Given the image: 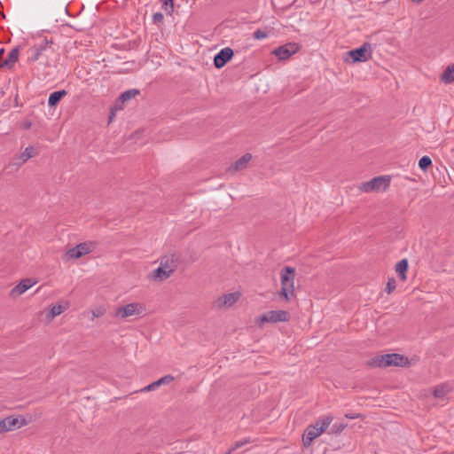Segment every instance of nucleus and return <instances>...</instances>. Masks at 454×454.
<instances>
[{
    "mask_svg": "<svg viewBox=\"0 0 454 454\" xmlns=\"http://www.w3.org/2000/svg\"><path fill=\"white\" fill-rule=\"evenodd\" d=\"M333 420L332 415H326L319 418L314 424L309 425L302 434L303 446L309 448L312 442L329 427Z\"/></svg>",
    "mask_w": 454,
    "mask_h": 454,
    "instance_id": "1",
    "label": "nucleus"
},
{
    "mask_svg": "<svg viewBox=\"0 0 454 454\" xmlns=\"http://www.w3.org/2000/svg\"><path fill=\"white\" fill-rule=\"evenodd\" d=\"M281 278V292L280 294L285 298L286 301H289L290 297L294 293V269L291 267H285L280 274Z\"/></svg>",
    "mask_w": 454,
    "mask_h": 454,
    "instance_id": "2",
    "label": "nucleus"
},
{
    "mask_svg": "<svg viewBox=\"0 0 454 454\" xmlns=\"http://www.w3.org/2000/svg\"><path fill=\"white\" fill-rule=\"evenodd\" d=\"M52 41L48 40L46 38L43 39L39 43L35 45L33 48L29 50V55L27 57V61L29 63L35 62L39 60L43 56L48 57V52H53L52 49Z\"/></svg>",
    "mask_w": 454,
    "mask_h": 454,
    "instance_id": "3",
    "label": "nucleus"
},
{
    "mask_svg": "<svg viewBox=\"0 0 454 454\" xmlns=\"http://www.w3.org/2000/svg\"><path fill=\"white\" fill-rule=\"evenodd\" d=\"M97 247L95 241H86L76 245L75 247L68 249L66 253V256L68 259H78L83 255H86L93 252Z\"/></svg>",
    "mask_w": 454,
    "mask_h": 454,
    "instance_id": "4",
    "label": "nucleus"
},
{
    "mask_svg": "<svg viewBox=\"0 0 454 454\" xmlns=\"http://www.w3.org/2000/svg\"><path fill=\"white\" fill-rule=\"evenodd\" d=\"M288 320L289 314L286 311L270 310L263 313L259 318H257L256 323L262 327L264 323L287 322Z\"/></svg>",
    "mask_w": 454,
    "mask_h": 454,
    "instance_id": "5",
    "label": "nucleus"
},
{
    "mask_svg": "<svg viewBox=\"0 0 454 454\" xmlns=\"http://www.w3.org/2000/svg\"><path fill=\"white\" fill-rule=\"evenodd\" d=\"M390 184V177L387 176H380L373 177L372 180L363 183L360 189L363 192H370L372 191H385Z\"/></svg>",
    "mask_w": 454,
    "mask_h": 454,
    "instance_id": "6",
    "label": "nucleus"
},
{
    "mask_svg": "<svg viewBox=\"0 0 454 454\" xmlns=\"http://www.w3.org/2000/svg\"><path fill=\"white\" fill-rule=\"evenodd\" d=\"M144 310L143 306L137 302L129 303L125 306L116 308L114 311V317L119 319H125L129 317L138 316Z\"/></svg>",
    "mask_w": 454,
    "mask_h": 454,
    "instance_id": "7",
    "label": "nucleus"
},
{
    "mask_svg": "<svg viewBox=\"0 0 454 454\" xmlns=\"http://www.w3.org/2000/svg\"><path fill=\"white\" fill-rule=\"evenodd\" d=\"M372 44L364 43L359 48L354 49L348 52V56L352 59V62H365L372 59Z\"/></svg>",
    "mask_w": 454,
    "mask_h": 454,
    "instance_id": "8",
    "label": "nucleus"
},
{
    "mask_svg": "<svg viewBox=\"0 0 454 454\" xmlns=\"http://www.w3.org/2000/svg\"><path fill=\"white\" fill-rule=\"evenodd\" d=\"M299 50L300 45L297 43H288L274 49L272 54L278 57L279 60H285L295 54Z\"/></svg>",
    "mask_w": 454,
    "mask_h": 454,
    "instance_id": "9",
    "label": "nucleus"
},
{
    "mask_svg": "<svg viewBox=\"0 0 454 454\" xmlns=\"http://www.w3.org/2000/svg\"><path fill=\"white\" fill-rule=\"evenodd\" d=\"M26 419L10 416L0 421V434L20 428L26 425Z\"/></svg>",
    "mask_w": 454,
    "mask_h": 454,
    "instance_id": "10",
    "label": "nucleus"
},
{
    "mask_svg": "<svg viewBox=\"0 0 454 454\" xmlns=\"http://www.w3.org/2000/svg\"><path fill=\"white\" fill-rule=\"evenodd\" d=\"M239 298H240V293H239V292L230 293V294H223V295L218 297L215 300V304L218 309L230 308L234 303H236Z\"/></svg>",
    "mask_w": 454,
    "mask_h": 454,
    "instance_id": "11",
    "label": "nucleus"
},
{
    "mask_svg": "<svg viewBox=\"0 0 454 454\" xmlns=\"http://www.w3.org/2000/svg\"><path fill=\"white\" fill-rule=\"evenodd\" d=\"M179 263V256L176 254H169L162 256L160 260V265L162 266L171 275L174 273Z\"/></svg>",
    "mask_w": 454,
    "mask_h": 454,
    "instance_id": "12",
    "label": "nucleus"
},
{
    "mask_svg": "<svg viewBox=\"0 0 454 454\" xmlns=\"http://www.w3.org/2000/svg\"><path fill=\"white\" fill-rule=\"evenodd\" d=\"M233 56L232 49L226 47L222 49L214 58V65L217 68H221L231 59Z\"/></svg>",
    "mask_w": 454,
    "mask_h": 454,
    "instance_id": "13",
    "label": "nucleus"
},
{
    "mask_svg": "<svg viewBox=\"0 0 454 454\" xmlns=\"http://www.w3.org/2000/svg\"><path fill=\"white\" fill-rule=\"evenodd\" d=\"M388 366L407 367L410 364L409 359L400 354H387Z\"/></svg>",
    "mask_w": 454,
    "mask_h": 454,
    "instance_id": "14",
    "label": "nucleus"
},
{
    "mask_svg": "<svg viewBox=\"0 0 454 454\" xmlns=\"http://www.w3.org/2000/svg\"><path fill=\"white\" fill-rule=\"evenodd\" d=\"M366 365L371 368H386L387 364V357L386 355H379L366 361Z\"/></svg>",
    "mask_w": 454,
    "mask_h": 454,
    "instance_id": "15",
    "label": "nucleus"
},
{
    "mask_svg": "<svg viewBox=\"0 0 454 454\" xmlns=\"http://www.w3.org/2000/svg\"><path fill=\"white\" fill-rule=\"evenodd\" d=\"M36 282L31 278L22 279L15 287L12 290V294L20 295L27 290L32 287Z\"/></svg>",
    "mask_w": 454,
    "mask_h": 454,
    "instance_id": "16",
    "label": "nucleus"
},
{
    "mask_svg": "<svg viewBox=\"0 0 454 454\" xmlns=\"http://www.w3.org/2000/svg\"><path fill=\"white\" fill-rule=\"evenodd\" d=\"M252 159L251 153H245L243 156H241L239 160H237L231 167H230L229 170L231 171H239L243 170L247 167L248 162Z\"/></svg>",
    "mask_w": 454,
    "mask_h": 454,
    "instance_id": "17",
    "label": "nucleus"
},
{
    "mask_svg": "<svg viewBox=\"0 0 454 454\" xmlns=\"http://www.w3.org/2000/svg\"><path fill=\"white\" fill-rule=\"evenodd\" d=\"M409 262L406 258L402 259L395 264V270L398 274L401 280L405 281L407 279L406 272L408 270Z\"/></svg>",
    "mask_w": 454,
    "mask_h": 454,
    "instance_id": "18",
    "label": "nucleus"
},
{
    "mask_svg": "<svg viewBox=\"0 0 454 454\" xmlns=\"http://www.w3.org/2000/svg\"><path fill=\"white\" fill-rule=\"evenodd\" d=\"M170 276L171 274L160 265L151 273V278L158 282H162Z\"/></svg>",
    "mask_w": 454,
    "mask_h": 454,
    "instance_id": "19",
    "label": "nucleus"
},
{
    "mask_svg": "<svg viewBox=\"0 0 454 454\" xmlns=\"http://www.w3.org/2000/svg\"><path fill=\"white\" fill-rule=\"evenodd\" d=\"M440 81L444 84L454 82V64L449 65L440 75Z\"/></svg>",
    "mask_w": 454,
    "mask_h": 454,
    "instance_id": "20",
    "label": "nucleus"
},
{
    "mask_svg": "<svg viewBox=\"0 0 454 454\" xmlns=\"http://www.w3.org/2000/svg\"><path fill=\"white\" fill-rule=\"evenodd\" d=\"M20 47H14L8 53L7 58L4 60V64L6 67L11 68L19 59Z\"/></svg>",
    "mask_w": 454,
    "mask_h": 454,
    "instance_id": "21",
    "label": "nucleus"
},
{
    "mask_svg": "<svg viewBox=\"0 0 454 454\" xmlns=\"http://www.w3.org/2000/svg\"><path fill=\"white\" fill-rule=\"evenodd\" d=\"M67 94V92L65 90H57V91L52 92L49 96V98H48L49 106H51V107L55 106L61 100V98L64 96H66Z\"/></svg>",
    "mask_w": 454,
    "mask_h": 454,
    "instance_id": "22",
    "label": "nucleus"
},
{
    "mask_svg": "<svg viewBox=\"0 0 454 454\" xmlns=\"http://www.w3.org/2000/svg\"><path fill=\"white\" fill-rule=\"evenodd\" d=\"M68 308V303L65 302L64 304L59 303L54 305L47 316L49 319H53L55 317L60 315L63 311H65Z\"/></svg>",
    "mask_w": 454,
    "mask_h": 454,
    "instance_id": "23",
    "label": "nucleus"
},
{
    "mask_svg": "<svg viewBox=\"0 0 454 454\" xmlns=\"http://www.w3.org/2000/svg\"><path fill=\"white\" fill-rule=\"evenodd\" d=\"M139 93L140 91L137 89H130L125 90L119 96V101H121V103H125L130 100L131 98H135L136 96L139 95Z\"/></svg>",
    "mask_w": 454,
    "mask_h": 454,
    "instance_id": "24",
    "label": "nucleus"
},
{
    "mask_svg": "<svg viewBox=\"0 0 454 454\" xmlns=\"http://www.w3.org/2000/svg\"><path fill=\"white\" fill-rule=\"evenodd\" d=\"M450 391L447 384L438 385L434 389V395L437 398H442Z\"/></svg>",
    "mask_w": 454,
    "mask_h": 454,
    "instance_id": "25",
    "label": "nucleus"
},
{
    "mask_svg": "<svg viewBox=\"0 0 454 454\" xmlns=\"http://www.w3.org/2000/svg\"><path fill=\"white\" fill-rule=\"evenodd\" d=\"M161 4L167 14L171 15L174 12V0H161Z\"/></svg>",
    "mask_w": 454,
    "mask_h": 454,
    "instance_id": "26",
    "label": "nucleus"
},
{
    "mask_svg": "<svg viewBox=\"0 0 454 454\" xmlns=\"http://www.w3.org/2000/svg\"><path fill=\"white\" fill-rule=\"evenodd\" d=\"M34 147L28 146L25 149V151L20 154V158L22 162H26L28 159L34 156Z\"/></svg>",
    "mask_w": 454,
    "mask_h": 454,
    "instance_id": "27",
    "label": "nucleus"
},
{
    "mask_svg": "<svg viewBox=\"0 0 454 454\" xmlns=\"http://www.w3.org/2000/svg\"><path fill=\"white\" fill-rule=\"evenodd\" d=\"M432 165V160L430 157L425 155L422 158H420L419 161V167L423 170L426 171L429 166Z\"/></svg>",
    "mask_w": 454,
    "mask_h": 454,
    "instance_id": "28",
    "label": "nucleus"
},
{
    "mask_svg": "<svg viewBox=\"0 0 454 454\" xmlns=\"http://www.w3.org/2000/svg\"><path fill=\"white\" fill-rule=\"evenodd\" d=\"M347 425L342 423H334L331 427V434H340L345 428Z\"/></svg>",
    "mask_w": 454,
    "mask_h": 454,
    "instance_id": "29",
    "label": "nucleus"
},
{
    "mask_svg": "<svg viewBox=\"0 0 454 454\" xmlns=\"http://www.w3.org/2000/svg\"><path fill=\"white\" fill-rule=\"evenodd\" d=\"M396 287V282H395V279L394 278H388V281L387 283V286H386V288H385V291L387 293V294H391Z\"/></svg>",
    "mask_w": 454,
    "mask_h": 454,
    "instance_id": "30",
    "label": "nucleus"
},
{
    "mask_svg": "<svg viewBox=\"0 0 454 454\" xmlns=\"http://www.w3.org/2000/svg\"><path fill=\"white\" fill-rule=\"evenodd\" d=\"M253 37L256 40H262L268 37V33L262 29H257L254 32Z\"/></svg>",
    "mask_w": 454,
    "mask_h": 454,
    "instance_id": "31",
    "label": "nucleus"
},
{
    "mask_svg": "<svg viewBox=\"0 0 454 454\" xmlns=\"http://www.w3.org/2000/svg\"><path fill=\"white\" fill-rule=\"evenodd\" d=\"M248 442H250V440L249 438H245L243 440H240V441H238L236 442L233 446L231 448L230 450V452L239 449V448H241L242 446L247 444Z\"/></svg>",
    "mask_w": 454,
    "mask_h": 454,
    "instance_id": "32",
    "label": "nucleus"
},
{
    "mask_svg": "<svg viewBox=\"0 0 454 454\" xmlns=\"http://www.w3.org/2000/svg\"><path fill=\"white\" fill-rule=\"evenodd\" d=\"M174 380V377L171 375H165L159 379L157 382L159 383V386L169 384Z\"/></svg>",
    "mask_w": 454,
    "mask_h": 454,
    "instance_id": "33",
    "label": "nucleus"
},
{
    "mask_svg": "<svg viewBox=\"0 0 454 454\" xmlns=\"http://www.w3.org/2000/svg\"><path fill=\"white\" fill-rule=\"evenodd\" d=\"M164 16L161 12H155L153 15V22L154 24H161L163 22Z\"/></svg>",
    "mask_w": 454,
    "mask_h": 454,
    "instance_id": "34",
    "label": "nucleus"
},
{
    "mask_svg": "<svg viewBox=\"0 0 454 454\" xmlns=\"http://www.w3.org/2000/svg\"><path fill=\"white\" fill-rule=\"evenodd\" d=\"M159 383L156 381L147 385L146 387H145L144 388H142L140 391L141 392H149V391H153V390H155L157 387H159Z\"/></svg>",
    "mask_w": 454,
    "mask_h": 454,
    "instance_id": "35",
    "label": "nucleus"
},
{
    "mask_svg": "<svg viewBox=\"0 0 454 454\" xmlns=\"http://www.w3.org/2000/svg\"><path fill=\"white\" fill-rule=\"evenodd\" d=\"M105 314V309L102 308H98L92 311L93 317H99Z\"/></svg>",
    "mask_w": 454,
    "mask_h": 454,
    "instance_id": "36",
    "label": "nucleus"
},
{
    "mask_svg": "<svg viewBox=\"0 0 454 454\" xmlns=\"http://www.w3.org/2000/svg\"><path fill=\"white\" fill-rule=\"evenodd\" d=\"M4 53V48L0 49V68L5 67L4 61H2V56Z\"/></svg>",
    "mask_w": 454,
    "mask_h": 454,
    "instance_id": "37",
    "label": "nucleus"
},
{
    "mask_svg": "<svg viewBox=\"0 0 454 454\" xmlns=\"http://www.w3.org/2000/svg\"><path fill=\"white\" fill-rule=\"evenodd\" d=\"M345 417H346V418H348V419H357V418H359V417H360V415H359V414H348V413H347V414L345 415Z\"/></svg>",
    "mask_w": 454,
    "mask_h": 454,
    "instance_id": "38",
    "label": "nucleus"
},
{
    "mask_svg": "<svg viewBox=\"0 0 454 454\" xmlns=\"http://www.w3.org/2000/svg\"><path fill=\"white\" fill-rule=\"evenodd\" d=\"M30 126H31V123L27 122L25 124V129H28V128H30Z\"/></svg>",
    "mask_w": 454,
    "mask_h": 454,
    "instance_id": "39",
    "label": "nucleus"
},
{
    "mask_svg": "<svg viewBox=\"0 0 454 454\" xmlns=\"http://www.w3.org/2000/svg\"><path fill=\"white\" fill-rule=\"evenodd\" d=\"M411 1H412L413 3H417V4H419V3L422 2L423 0H411Z\"/></svg>",
    "mask_w": 454,
    "mask_h": 454,
    "instance_id": "40",
    "label": "nucleus"
}]
</instances>
